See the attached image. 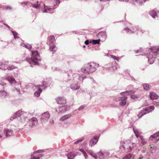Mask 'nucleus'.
I'll list each match as a JSON object with an SVG mask.
<instances>
[{"label": "nucleus", "instance_id": "56", "mask_svg": "<svg viewBox=\"0 0 159 159\" xmlns=\"http://www.w3.org/2000/svg\"><path fill=\"white\" fill-rule=\"evenodd\" d=\"M84 43L86 45H88L89 43V41L88 40H87L85 41Z\"/></svg>", "mask_w": 159, "mask_h": 159}, {"label": "nucleus", "instance_id": "16", "mask_svg": "<svg viewBox=\"0 0 159 159\" xmlns=\"http://www.w3.org/2000/svg\"><path fill=\"white\" fill-rule=\"evenodd\" d=\"M44 7V10L43 11V12L44 13H53L55 9L54 7H53L52 8H51L50 7L46 6L45 4L43 5Z\"/></svg>", "mask_w": 159, "mask_h": 159}, {"label": "nucleus", "instance_id": "4", "mask_svg": "<svg viewBox=\"0 0 159 159\" xmlns=\"http://www.w3.org/2000/svg\"><path fill=\"white\" fill-rule=\"evenodd\" d=\"M6 79L8 80L10 84L13 86H15L13 91L18 94L20 93V88L21 87V82H17L13 77L8 76L5 78Z\"/></svg>", "mask_w": 159, "mask_h": 159}, {"label": "nucleus", "instance_id": "19", "mask_svg": "<svg viewBox=\"0 0 159 159\" xmlns=\"http://www.w3.org/2000/svg\"><path fill=\"white\" fill-rule=\"evenodd\" d=\"M38 120L35 117H33L30 120L29 123V126L31 127L35 126L37 124Z\"/></svg>", "mask_w": 159, "mask_h": 159}, {"label": "nucleus", "instance_id": "32", "mask_svg": "<svg viewBox=\"0 0 159 159\" xmlns=\"http://www.w3.org/2000/svg\"><path fill=\"white\" fill-rule=\"evenodd\" d=\"M72 115L71 114H68L61 116L60 119V121H63L70 118Z\"/></svg>", "mask_w": 159, "mask_h": 159}, {"label": "nucleus", "instance_id": "50", "mask_svg": "<svg viewBox=\"0 0 159 159\" xmlns=\"http://www.w3.org/2000/svg\"><path fill=\"white\" fill-rule=\"evenodd\" d=\"M84 139V138H81V139H79L78 140L76 141L74 143V144H77L78 143H79L82 142Z\"/></svg>", "mask_w": 159, "mask_h": 159}, {"label": "nucleus", "instance_id": "45", "mask_svg": "<svg viewBox=\"0 0 159 159\" xmlns=\"http://www.w3.org/2000/svg\"><path fill=\"white\" fill-rule=\"evenodd\" d=\"M131 157V155L130 154H128L125 156L123 159H130Z\"/></svg>", "mask_w": 159, "mask_h": 159}, {"label": "nucleus", "instance_id": "43", "mask_svg": "<svg viewBox=\"0 0 159 159\" xmlns=\"http://www.w3.org/2000/svg\"><path fill=\"white\" fill-rule=\"evenodd\" d=\"M157 148L156 146L151 147L150 149V151L151 153H153V152L155 151Z\"/></svg>", "mask_w": 159, "mask_h": 159}, {"label": "nucleus", "instance_id": "59", "mask_svg": "<svg viewBox=\"0 0 159 159\" xmlns=\"http://www.w3.org/2000/svg\"><path fill=\"white\" fill-rule=\"evenodd\" d=\"M109 0H100V1L102 2H105Z\"/></svg>", "mask_w": 159, "mask_h": 159}, {"label": "nucleus", "instance_id": "54", "mask_svg": "<svg viewBox=\"0 0 159 159\" xmlns=\"http://www.w3.org/2000/svg\"><path fill=\"white\" fill-rule=\"evenodd\" d=\"M74 152V154L75 155V157L77 155H80V153L79 152Z\"/></svg>", "mask_w": 159, "mask_h": 159}, {"label": "nucleus", "instance_id": "21", "mask_svg": "<svg viewBox=\"0 0 159 159\" xmlns=\"http://www.w3.org/2000/svg\"><path fill=\"white\" fill-rule=\"evenodd\" d=\"M56 100L59 104H65L66 102V99L63 97H58L56 99Z\"/></svg>", "mask_w": 159, "mask_h": 159}, {"label": "nucleus", "instance_id": "23", "mask_svg": "<svg viewBox=\"0 0 159 159\" xmlns=\"http://www.w3.org/2000/svg\"><path fill=\"white\" fill-rule=\"evenodd\" d=\"M127 97L126 96H124L120 98V102L119 104L121 106H124L125 105L126 103V100Z\"/></svg>", "mask_w": 159, "mask_h": 159}, {"label": "nucleus", "instance_id": "28", "mask_svg": "<svg viewBox=\"0 0 159 159\" xmlns=\"http://www.w3.org/2000/svg\"><path fill=\"white\" fill-rule=\"evenodd\" d=\"M70 87L72 90H75L79 89L80 86L78 83H73L70 84Z\"/></svg>", "mask_w": 159, "mask_h": 159}, {"label": "nucleus", "instance_id": "51", "mask_svg": "<svg viewBox=\"0 0 159 159\" xmlns=\"http://www.w3.org/2000/svg\"><path fill=\"white\" fill-rule=\"evenodd\" d=\"M139 97L136 95H133L130 96V98L132 99H137Z\"/></svg>", "mask_w": 159, "mask_h": 159}, {"label": "nucleus", "instance_id": "27", "mask_svg": "<svg viewBox=\"0 0 159 159\" xmlns=\"http://www.w3.org/2000/svg\"><path fill=\"white\" fill-rule=\"evenodd\" d=\"M149 97L152 100L157 99L159 98L158 95L153 92L150 93Z\"/></svg>", "mask_w": 159, "mask_h": 159}, {"label": "nucleus", "instance_id": "20", "mask_svg": "<svg viewBox=\"0 0 159 159\" xmlns=\"http://www.w3.org/2000/svg\"><path fill=\"white\" fill-rule=\"evenodd\" d=\"M133 130L136 136L138 138V139H141V140L142 142H143V137L139 135L140 134L138 129L133 128Z\"/></svg>", "mask_w": 159, "mask_h": 159}, {"label": "nucleus", "instance_id": "42", "mask_svg": "<svg viewBox=\"0 0 159 159\" xmlns=\"http://www.w3.org/2000/svg\"><path fill=\"white\" fill-rule=\"evenodd\" d=\"M79 151L81 152L84 155V157H85L86 159H87V158L88 157V156L87 155V154L85 152L83 149H79Z\"/></svg>", "mask_w": 159, "mask_h": 159}, {"label": "nucleus", "instance_id": "34", "mask_svg": "<svg viewBox=\"0 0 159 159\" xmlns=\"http://www.w3.org/2000/svg\"><path fill=\"white\" fill-rule=\"evenodd\" d=\"M21 46L25 47L26 48H27L28 49H31L32 48V46L31 45L27 43H22L20 44Z\"/></svg>", "mask_w": 159, "mask_h": 159}, {"label": "nucleus", "instance_id": "25", "mask_svg": "<svg viewBox=\"0 0 159 159\" xmlns=\"http://www.w3.org/2000/svg\"><path fill=\"white\" fill-rule=\"evenodd\" d=\"M4 134H6L7 137H10L13 135V131L12 130L10 129H5L4 130Z\"/></svg>", "mask_w": 159, "mask_h": 159}, {"label": "nucleus", "instance_id": "64", "mask_svg": "<svg viewBox=\"0 0 159 159\" xmlns=\"http://www.w3.org/2000/svg\"><path fill=\"white\" fill-rule=\"evenodd\" d=\"M85 47H85V45H84V46H83V48H85Z\"/></svg>", "mask_w": 159, "mask_h": 159}, {"label": "nucleus", "instance_id": "6", "mask_svg": "<svg viewBox=\"0 0 159 159\" xmlns=\"http://www.w3.org/2000/svg\"><path fill=\"white\" fill-rule=\"evenodd\" d=\"M27 113L21 110H19L16 112L14 115L10 118L11 120H12L14 119L17 118L21 122H24L27 118Z\"/></svg>", "mask_w": 159, "mask_h": 159}, {"label": "nucleus", "instance_id": "33", "mask_svg": "<svg viewBox=\"0 0 159 159\" xmlns=\"http://www.w3.org/2000/svg\"><path fill=\"white\" fill-rule=\"evenodd\" d=\"M75 155L73 152L68 153L66 156L68 159H73L75 157Z\"/></svg>", "mask_w": 159, "mask_h": 159}, {"label": "nucleus", "instance_id": "31", "mask_svg": "<svg viewBox=\"0 0 159 159\" xmlns=\"http://www.w3.org/2000/svg\"><path fill=\"white\" fill-rule=\"evenodd\" d=\"M98 38H102L103 39H105L107 37L106 34L105 32H99L97 35Z\"/></svg>", "mask_w": 159, "mask_h": 159}, {"label": "nucleus", "instance_id": "63", "mask_svg": "<svg viewBox=\"0 0 159 159\" xmlns=\"http://www.w3.org/2000/svg\"><path fill=\"white\" fill-rule=\"evenodd\" d=\"M121 117H122V115H120L119 116V119L120 120H121V121H122V120L121 119H120V118H121Z\"/></svg>", "mask_w": 159, "mask_h": 159}, {"label": "nucleus", "instance_id": "37", "mask_svg": "<svg viewBox=\"0 0 159 159\" xmlns=\"http://www.w3.org/2000/svg\"><path fill=\"white\" fill-rule=\"evenodd\" d=\"M142 86L145 90L148 91L150 89L149 85L147 84H142Z\"/></svg>", "mask_w": 159, "mask_h": 159}, {"label": "nucleus", "instance_id": "52", "mask_svg": "<svg viewBox=\"0 0 159 159\" xmlns=\"http://www.w3.org/2000/svg\"><path fill=\"white\" fill-rule=\"evenodd\" d=\"M5 8L7 10L9 9L10 10H11L12 9L11 7L9 6H6L5 7Z\"/></svg>", "mask_w": 159, "mask_h": 159}, {"label": "nucleus", "instance_id": "49", "mask_svg": "<svg viewBox=\"0 0 159 159\" xmlns=\"http://www.w3.org/2000/svg\"><path fill=\"white\" fill-rule=\"evenodd\" d=\"M0 85L1 86H3V89H5V86L6 87L7 86V84L6 83H5L3 81H0Z\"/></svg>", "mask_w": 159, "mask_h": 159}, {"label": "nucleus", "instance_id": "60", "mask_svg": "<svg viewBox=\"0 0 159 159\" xmlns=\"http://www.w3.org/2000/svg\"><path fill=\"white\" fill-rule=\"evenodd\" d=\"M9 29H10V27L7 24H4Z\"/></svg>", "mask_w": 159, "mask_h": 159}, {"label": "nucleus", "instance_id": "38", "mask_svg": "<svg viewBox=\"0 0 159 159\" xmlns=\"http://www.w3.org/2000/svg\"><path fill=\"white\" fill-rule=\"evenodd\" d=\"M147 0H133L134 1H135L136 3L139 5H141L142 3H144Z\"/></svg>", "mask_w": 159, "mask_h": 159}, {"label": "nucleus", "instance_id": "36", "mask_svg": "<svg viewBox=\"0 0 159 159\" xmlns=\"http://www.w3.org/2000/svg\"><path fill=\"white\" fill-rule=\"evenodd\" d=\"M7 69L9 70H12L13 69L17 68V67L16 66H15L13 65H7Z\"/></svg>", "mask_w": 159, "mask_h": 159}, {"label": "nucleus", "instance_id": "61", "mask_svg": "<svg viewBox=\"0 0 159 159\" xmlns=\"http://www.w3.org/2000/svg\"><path fill=\"white\" fill-rule=\"evenodd\" d=\"M140 30V31L142 33H144L145 31L143 29H141Z\"/></svg>", "mask_w": 159, "mask_h": 159}, {"label": "nucleus", "instance_id": "8", "mask_svg": "<svg viewBox=\"0 0 159 159\" xmlns=\"http://www.w3.org/2000/svg\"><path fill=\"white\" fill-rule=\"evenodd\" d=\"M130 141L128 140L125 142H121L120 148L121 151H124L125 152H130L133 148V147L131 146Z\"/></svg>", "mask_w": 159, "mask_h": 159}, {"label": "nucleus", "instance_id": "17", "mask_svg": "<svg viewBox=\"0 0 159 159\" xmlns=\"http://www.w3.org/2000/svg\"><path fill=\"white\" fill-rule=\"evenodd\" d=\"M149 139L153 142H157L159 140V131L151 135Z\"/></svg>", "mask_w": 159, "mask_h": 159}, {"label": "nucleus", "instance_id": "29", "mask_svg": "<svg viewBox=\"0 0 159 159\" xmlns=\"http://www.w3.org/2000/svg\"><path fill=\"white\" fill-rule=\"evenodd\" d=\"M7 62H0V69L3 70H7V66L8 65Z\"/></svg>", "mask_w": 159, "mask_h": 159}, {"label": "nucleus", "instance_id": "40", "mask_svg": "<svg viewBox=\"0 0 159 159\" xmlns=\"http://www.w3.org/2000/svg\"><path fill=\"white\" fill-rule=\"evenodd\" d=\"M108 57H111L114 60H116L117 61H119L120 58L119 57H117L112 55H109L108 56Z\"/></svg>", "mask_w": 159, "mask_h": 159}, {"label": "nucleus", "instance_id": "10", "mask_svg": "<svg viewBox=\"0 0 159 159\" xmlns=\"http://www.w3.org/2000/svg\"><path fill=\"white\" fill-rule=\"evenodd\" d=\"M49 41L48 42L50 46V50L53 52H55L57 49V48L54 45L55 37L53 35L50 36L49 38Z\"/></svg>", "mask_w": 159, "mask_h": 159}, {"label": "nucleus", "instance_id": "5", "mask_svg": "<svg viewBox=\"0 0 159 159\" xmlns=\"http://www.w3.org/2000/svg\"><path fill=\"white\" fill-rule=\"evenodd\" d=\"M78 74L77 71L75 70H70L67 72V81L74 80L75 79H78L80 81H83L85 78L84 75H80L78 78H77V75Z\"/></svg>", "mask_w": 159, "mask_h": 159}, {"label": "nucleus", "instance_id": "48", "mask_svg": "<svg viewBox=\"0 0 159 159\" xmlns=\"http://www.w3.org/2000/svg\"><path fill=\"white\" fill-rule=\"evenodd\" d=\"M117 69V67L116 66H113L109 68V70L110 71H113Z\"/></svg>", "mask_w": 159, "mask_h": 159}, {"label": "nucleus", "instance_id": "44", "mask_svg": "<svg viewBox=\"0 0 159 159\" xmlns=\"http://www.w3.org/2000/svg\"><path fill=\"white\" fill-rule=\"evenodd\" d=\"M127 78L129 80H134V79L128 73V75H127Z\"/></svg>", "mask_w": 159, "mask_h": 159}, {"label": "nucleus", "instance_id": "7", "mask_svg": "<svg viewBox=\"0 0 159 159\" xmlns=\"http://www.w3.org/2000/svg\"><path fill=\"white\" fill-rule=\"evenodd\" d=\"M49 81L48 82L43 81L41 85H38L36 86V88L37 89V90L34 93V95L36 97H38L40 95V93L42 92V89H45L47 86H49L51 84V81L48 79H47Z\"/></svg>", "mask_w": 159, "mask_h": 159}, {"label": "nucleus", "instance_id": "14", "mask_svg": "<svg viewBox=\"0 0 159 159\" xmlns=\"http://www.w3.org/2000/svg\"><path fill=\"white\" fill-rule=\"evenodd\" d=\"M139 30L140 29L138 26H134L132 27V30L127 27L125 28L123 30V31H125L127 33L130 34H132L134 33L137 31Z\"/></svg>", "mask_w": 159, "mask_h": 159}, {"label": "nucleus", "instance_id": "2", "mask_svg": "<svg viewBox=\"0 0 159 159\" xmlns=\"http://www.w3.org/2000/svg\"><path fill=\"white\" fill-rule=\"evenodd\" d=\"M99 66V64L91 61L88 63L86 67H84L81 68V71L85 74L91 73L94 72Z\"/></svg>", "mask_w": 159, "mask_h": 159}, {"label": "nucleus", "instance_id": "15", "mask_svg": "<svg viewBox=\"0 0 159 159\" xmlns=\"http://www.w3.org/2000/svg\"><path fill=\"white\" fill-rule=\"evenodd\" d=\"M40 120L42 122H46L50 117V114L48 112H44L40 115Z\"/></svg>", "mask_w": 159, "mask_h": 159}, {"label": "nucleus", "instance_id": "30", "mask_svg": "<svg viewBox=\"0 0 159 159\" xmlns=\"http://www.w3.org/2000/svg\"><path fill=\"white\" fill-rule=\"evenodd\" d=\"M135 93L134 90H130L129 91H126L124 92H122L120 93V95L122 96H126L128 95H130L133 94Z\"/></svg>", "mask_w": 159, "mask_h": 159}, {"label": "nucleus", "instance_id": "1", "mask_svg": "<svg viewBox=\"0 0 159 159\" xmlns=\"http://www.w3.org/2000/svg\"><path fill=\"white\" fill-rule=\"evenodd\" d=\"M27 61L30 64L31 66L39 65V62L41 61V58L39 52L37 51L32 52L30 58H27Z\"/></svg>", "mask_w": 159, "mask_h": 159}, {"label": "nucleus", "instance_id": "26", "mask_svg": "<svg viewBox=\"0 0 159 159\" xmlns=\"http://www.w3.org/2000/svg\"><path fill=\"white\" fill-rule=\"evenodd\" d=\"M149 14L153 18L159 17V14L157 13L156 11L155 10H151L149 12Z\"/></svg>", "mask_w": 159, "mask_h": 159}, {"label": "nucleus", "instance_id": "22", "mask_svg": "<svg viewBox=\"0 0 159 159\" xmlns=\"http://www.w3.org/2000/svg\"><path fill=\"white\" fill-rule=\"evenodd\" d=\"M31 5L33 8H36L37 9L40 10L41 8V3L39 2L38 1H37L35 3H31Z\"/></svg>", "mask_w": 159, "mask_h": 159}, {"label": "nucleus", "instance_id": "35", "mask_svg": "<svg viewBox=\"0 0 159 159\" xmlns=\"http://www.w3.org/2000/svg\"><path fill=\"white\" fill-rule=\"evenodd\" d=\"M60 2V0H54L53 2V7L56 8Z\"/></svg>", "mask_w": 159, "mask_h": 159}, {"label": "nucleus", "instance_id": "24", "mask_svg": "<svg viewBox=\"0 0 159 159\" xmlns=\"http://www.w3.org/2000/svg\"><path fill=\"white\" fill-rule=\"evenodd\" d=\"M9 96V93L5 90L0 91V96L2 98H5Z\"/></svg>", "mask_w": 159, "mask_h": 159}, {"label": "nucleus", "instance_id": "13", "mask_svg": "<svg viewBox=\"0 0 159 159\" xmlns=\"http://www.w3.org/2000/svg\"><path fill=\"white\" fill-rule=\"evenodd\" d=\"M70 108V107L69 106L63 105L59 107L56 109V111L58 113H63Z\"/></svg>", "mask_w": 159, "mask_h": 159}, {"label": "nucleus", "instance_id": "46", "mask_svg": "<svg viewBox=\"0 0 159 159\" xmlns=\"http://www.w3.org/2000/svg\"><path fill=\"white\" fill-rule=\"evenodd\" d=\"M52 69L54 71H60L61 70V69H60L58 68L55 67H52Z\"/></svg>", "mask_w": 159, "mask_h": 159}, {"label": "nucleus", "instance_id": "58", "mask_svg": "<svg viewBox=\"0 0 159 159\" xmlns=\"http://www.w3.org/2000/svg\"><path fill=\"white\" fill-rule=\"evenodd\" d=\"M26 2H23L21 3V4L22 5H26Z\"/></svg>", "mask_w": 159, "mask_h": 159}, {"label": "nucleus", "instance_id": "53", "mask_svg": "<svg viewBox=\"0 0 159 159\" xmlns=\"http://www.w3.org/2000/svg\"><path fill=\"white\" fill-rule=\"evenodd\" d=\"M85 107V106L84 105H82L79 108L78 110L79 111H81Z\"/></svg>", "mask_w": 159, "mask_h": 159}, {"label": "nucleus", "instance_id": "57", "mask_svg": "<svg viewBox=\"0 0 159 159\" xmlns=\"http://www.w3.org/2000/svg\"><path fill=\"white\" fill-rule=\"evenodd\" d=\"M142 51L141 49H139V50H137L136 51V53H140Z\"/></svg>", "mask_w": 159, "mask_h": 159}, {"label": "nucleus", "instance_id": "47", "mask_svg": "<svg viewBox=\"0 0 159 159\" xmlns=\"http://www.w3.org/2000/svg\"><path fill=\"white\" fill-rule=\"evenodd\" d=\"M90 155L93 158H94L95 159H97V158H98V153H95L93 152Z\"/></svg>", "mask_w": 159, "mask_h": 159}, {"label": "nucleus", "instance_id": "41", "mask_svg": "<svg viewBox=\"0 0 159 159\" xmlns=\"http://www.w3.org/2000/svg\"><path fill=\"white\" fill-rule=\"evenodd\" d=\"M11 32L13 34L14 38L15 39H17L19 38L18 35L19 34L16 32L11 30Z\"/></svg>", "mask_w": 159, "mask_h": 159}, {"label": "nucleus", "instance_id": "11", "mask_svg": "<svg viewBox=\"0 0 159 159\" xmlns=\"http://www.w3.org/2000/svg\"><path fill=\"white\" fill-rule=\"evenodd\" d=\"M43 152V150H40L34 152L31 155L30 159H39L40 157H42L43 156V155L40 153Z\"/></svg>", "mask_w": 159, "mask_h": 159}, {"label": "nucleus", "instance_id": "62", "mask_svg": "<svg viewBox=\"0 0 159 159\" xmlns=\"http://www.w3.org/2000/svg\"><path fill=\"white\" fill-rule=\"evenodd\" d=\"M50 122L52 124L53 123L54 120H50Z\"/></svg>", "mask_w": 159, "mask_h": 159}, {"label": "nucleus", "instance_id": "9", "mask_svg": "<svg viewBox=\"0 0 159 159\" xmlns=\"http://www.w3.org/2000/svg\"><path fill=\"white\" fill-rule=\"evenodd\" d=\"M154 107L153 106H150L148 107L145 108L144 109L141 111L138 114L137 116L139 118H141L143 115L151 112L154 109Z\"/></svg>", "mask_w": 159, "mask_h": 159}, {"label": "nucleus", "instance_id": "55", "mask_svg": "<svg viewBox=\"0 0 159 159\" xmlns=\"http://www.w3.org/2000/svg\"><path fill=\"white\" fill-rule=\"evenodd\" d=\"M86 151L87 152V153L89 154L90 155L93 152V151L91 150H86Z\"/></svg>", "mask_w": 159, "mask_h": 159}, {"label": "nucleus", "instance_id": "18", "mask_svg": "<svg viewBox=\"0 0 159 159\" xmlns=\"http://www.w3.org/2000/svg\"><path fill=\"white\" fill-rule=\"evenodd\" d=\"M98 139V137L97 136H95L91 138L89 142V145L92 147L93 145L96 144Z\"/></svg>", "mask_w": 159, "mask_h": 159}, {"label": "nucleus", "instance_id": "3", "mask_svg": "<svg viewBox=\"0 0 159 159\" xmlns=\"http://www.w3.org/2000/svg\"><path fill=\"white\" fill-rule=\"evenodd\" d=\"M150 53L146 54L148 62L151 64L155 59L156 56L159 54V47H153L150 48Z\"/></svg>", "mask_w": 159, "mask_h": 159}, {"label": "nucleus", "instance_id": "39", "mask_svg": "<svg viewBox=\"0 0 159 159\" xmlns=\"http://www.w3.org/2000/svg\"><path fill=\"white\" fill-rule=\"evenodd\" d=\"M100 39L98 40H93L92 42H90V43H92L93 44L95 45L96 44H99L100 43Z\"/></svg>", "mask_w": 159, "mask_h": 159}, {"label": "nucleus", "instance_id": "12", "mask_svg": "<svg viewBox=\"0 0 159 159\" xmlns=\"http://www.w3.org/2000/svg\"><path fill=\"white\" fill-rule=\"evenodd\" d=\"M110 154V153L107 151H100L98 153V158L99 159H106Z\"/></svg>", "mask_w": 159, "mask_h": 159}]
</instances>
